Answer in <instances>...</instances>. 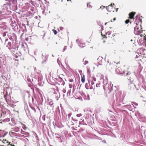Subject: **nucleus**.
<instances>
[{
  "label": "nucleus",
  "instance_id": "obj_6",
  "mask_svg": "<svg viewBox=\"0 0 146 146\" xmlns=\"http://www.w3.org/2000/svg\"><path fill=\"white\" fill-rule=\"evenodd\" d=\"M3 132V131H0V137H4L5 136L4 135L2 134V133Z\"/></svg>",
  "mask_w": 146,
  "mask_h": 146
},
{
  "label": "nucleus",
  "instance_id": "obj_20",
  "mask_svg": "<svg viewBox=\"0 0 146 146\" xmlns=\"http://www.w3.org/2000/svg\"><path fill=\"white\" fill-rule=\"evenodd\" d=\"M44 12V11H43V12H42V13H43Z\"/></svg>",
  "mask_w": 146,
  "mask_h": 146
},
{
  "label": "nucleus",
  "instance_id": "obj_17",
  "mask_svg": "<svg viewBox=\"0 0 146 146\" xmlns=\"http://www.w3.org/2000/svg\"><path fill=\"white\" fill-rule=\"evenodd\" d=\"M115 19H116L115 18H113V20L114 21H115Z\"/></svg>",
  "mask_w": 146,
  "mask_h": 146
},
{
  "label": "nucleus",
  "instance_id": "obj_19",
  "mask_svg": "<svg viewBox=\"0 0 146 146\" xmlns=\"http://www.w3.org/2000/svg\"><path fill=\"white\" fill-rule=\"evenodd\" d=\"M140 36H141V37H142V36L141 35H140Z\"/></svg>",
  "mask_w": 146,
  "mask_h": 146
},
{
  "label": "nucleus",
  "instance_id": "obj_27",
  "mask_svg": "<svg viewBox=\"0 0 146 146\" xmlns=\"http://www.w3.org/2000/svg\"><path fill=\"white\" fill-rule=\"evenodd\" d=\"M13 146H15V145H13Z\"/></svg>",
  "mask_w": 146,
  "mask_h": 146
},
{
  "label": "nucleus",
  "instance_id": "obj_12",
  "mask_svg": "<svg viewBox=\"0 0 146 146\" xmlns=\"http://www.w3.org/2000/svg\"><path fill=\"white\" fill-rule=\"evenodd\" d=\"M9 1L10 3H11V1L12 2V3H13L15 1V0H9Z\"/></svg>",
  "mask_w": 146,
  "mask_h": 146
},
{
  "label": "nucleus",
  "instance_id": "obj_10",
  "mask_svg": "<svg viewBox=\"0 0 146 146\" xmlns=\"http://www.w3.org/2000/svg\"><path fill=\"white\" fill-rule=\"evenodd\" d=\"M82 115L81 114H77L76 115V116L78 117H80Z\"/></svg>",
  "mask_w": 146,
  "mask_h": 146
},
{
  "label": "nucleus",
  "instance_id": "obj_14",
  "mask_svg": "<svg viewBox=\"0 0 146 146\" xmlns=\"http://www.w3.org/2000/svg\"><path fill=\"white\" fill-rule=\"evenodd\" d=\"M120 70V68H118L117 69V72L118 71H119Z\"/></svg>",
  "mask_w": 146,
  "mask_h": 146
},
{
  "label": "nucleus",
  "instance_id": "obj_11",
  "mask_svg": "<svg viewBox=\"0 0 146 146\" xmlns=\"http://www.w3.org/2000/svg\"><path fill=\"white\" fill-rule=\"evenodd\" d=\"M129 20H127L125 21V23L127 24L129 23Z\"/></svg>",
  "mask_w": 146,
  "mask_h": 146
},
{
  "label": "nucleus",
  "instance_id": "obj_2",
  "mask_svg": "<svg viewBox=\"0 0 146 146\" xmlns=\"http://www.w3.org/2000/svg\"><path fill=\"white\" fill-rule=\"evenodd\" d=\"M112 4L109 5L108 7H107L106 9L107 10L109 11H111V9H112Z\"/></svg>",
  "mask_w": 146,
  "mask_h": 146
},
{
  "label": "nucleus",
  "instance_id": "obj_16",
  "mask_svg": "<svg viewBox=\"0 0 146 146\" xmlns=\"http://www.w3.org/2000/svg\"><path fill=\"white\" fill-rule=\"evenodd\" d=\"M84 120H82V119H81L80 121V122H82V121H83Z\"/></svg>",
  "mask_w": 146,
  "mask_h": 146
},
{
  "label": "nucleus",
  "instance_id": "obj_15",
  "mask_svg": "<svg viewBox=\"0 0 146 146\" xmlns=\"http://www.w3.org/2000/svg\"><path fill=\"white\" fill-rule=\"evenodd\" d=\"M90 4V3H87V6H90H90L89 5Z\"/></svg>",
  "mask_w": 146,
  "mask_h": 146
},
{
  "label": "nucleus",
  "instance_id": "obj_22",
  "mask_svg": "<svg viewBox=\"0 0 146 146\" xmlns=\"http://www.w3.org/2000/svg\"><path fill=\"white\" fill-rule=\"evenodd\" d=\"M106 23H105V25H106Z\"/></svg>",
  "mask_w": 146,
  "mask_h": 146
},
{
  "label": "nucleus",
  "instance_id": "obj_7",
  "mask_svg": "<svg viewBox=\"0 0 146 146\" xmlns=\"http://www.w3.org/2000/svg\"><path fill=\"white\" fill-rule=\"evenodd\" d=\"M11 42H8V44L7 45V47H11Z\"/></svg>",
  "mask_w": 146,
  "mask_h": 146
},
{
  "label": "nucleus",
  "instance_id": "obj_26",
  "mask_svg": "<svg viewBox=\"0 0 146 146\" xmlns=\"http://www.w3.org/2000/svg\"><path fill=\"white\" fill-rule=\"evenodd\" d=\"M79 46H81L80 45H79Z\"/></svg>",
  "mask_w": 146,
  "mask_h": 146
},
{
  "label": "nucleus",
  "instance_id": "obj_5",
  "mask_svg": "<svg viewBox=\"0 0 146 146\" xmlns=\"http://www.w3.org/2000/svg\"><path fill=\"white\" fill-rule=\"evenodd\" d=\"M81 81L83 83H84L85 82V76L84 75H83V76L81 78Z\"/></svg>",
  "mask_w": 146,
  "mask_h": 146
},
{
  "label": "nucleus",
  "instance_id": "obj_3",
  "mask_svg": "<svg viewBox=\"0 0 146 146\" xmlns=\"http://www.w3.org/2000/svg\"><path fill=\"white\" fill-rule=\"evenodd\" d=\"M135 12L133 13L131 12V13L129 14V18L130 19H133V16L135 14Z\"/></svg>",
  "mask_w": 146,
  "mask_h": 146
},
{
  "label": "nucleus",
  "instance_id": "obj_24",
  "mask_svg": "<svg viewBox=\"0 0 146 146\" xmlns=\"http://www.w3.org/2000/svg\"><path fill=\"white\" fill-rule=\"evenodd\" d=\"M107 62H108V63H109V61H107Z\"/></svg>",
  "mask_w": 146,
  "mask_h": 146
},
{
  "label": "nucleus",
  "instance_id": "obj_25",
  "mask_svg": "<svg viewBox=\"0 0 146 146\" xmlns=\"http://www.w3.org/2000/svg\"><path fill=\"white\" fill-rule=\"evenodd\" d=\"M137 25V26H138V25Z\"/></svg>",
  "mask_w": 146,
  "mask_h": 146
},
{
  "label": "nucleus",
  "instance_id": "obj_21",
  "mask_svg": "<svg viewBox=\"0 0 146 146\" xmlns=\"http://www.w3.org/2000/svg\"><path fill=\"white\" fill-rule=\"evenodd\" d=\"M117 9H117V10H116V11H117Z\"/></svg>",
  "mask_w": 146,
  "mask_h": 146
},
{
  "label": "nucleus",
  "instance_id": "obj_4",
  "mask_svg": "<svg viewBox=\"0 0 146 146\" xmlns=\"http://www.w3.org/2000/svg\"><path fill=\"white\" fill-rule=\"evenodd\" d=\"M96 78L92 77V82H91V84L92 85H93L95 83L94 82H95L96 81Z\"/></svg>",
  "mask_w": 146,
  "mask_h": 146
},
{
  "label": "nucleus",
  "instance_id": "obj_8",
  "mask_svg": "<svg viewBox=\"0 0 146 146\" xmlns=\"http://www.w3.org/2000/svg\"><path fill=\"white\" fill-rule=\"evenodd\" d=\"M100 83L99 82L98 83H97L96 84V87H99L100 86Z\"/></svg>",
  "mask_w": 146,
  "mask_h": 146
},
{
  "label": "nucleus",
  "instance_id": "obj_1",
  "mask_svg": "<svg viewBox=\"0 0 146 146\" xmlns=\"http://www.w3.org/2000/svg\"><path fill=\"white\" fill-rule=\"evenodd\" d=\"M134 33L135 35H139L141 32L140 28L139 29V26H136L134 27Z\"/></svg>",
  "mask_w": 146,
  "mask_h": 146
},
{
  "label": "nucleus",
  "instance_id": "obj_9",
  "mask_svg": "<svg viewBox=\"0 0 146 146\" xmlns=\"http://www.w3.org/2000/svg\"><path fill=\"white\" fill-rule=\"evenodd\" d=\"M53 32H54V34L55 35H56L57 33V32L55 30H53Z\"/></svg>",
  "mask_w": 146,
  "mask_h": 146
},
{
  "label": "nucleus",
  "instance_id": "obj_13",
  "mask_svg": "<svg viewBox=\"0 0 146 146\" xmlns=\"http://www.w3.org/2000/svg\"><path fill=\"white\" fill-rule=\"evenodd\" d=\"M73 81V80L72 79H70L69 80L70 82H72Z\"/></svg>",
  "mask_w": 146,
  "mask_h": 146
},
{
  "label": "nucleus",
  "instance_id": "obj_18",
  "mask_svg": "<svg viewBox=\"0 0 146 146\" xmlns=\"http://www.w3.org/2000/svg\"><path fill=\"white\" fill-rule=\"evenodd\" d=\"M13 145H10V146H13Z\"/></svg>",
  "mask_w": 146,
  "mask_h": 146
},
{
  "label": "nucleus",
  "instance_id": "obj_23",
  "mask_svg": "<svg viewBox=\"0 0 146 146\" xmlns=\"http://www.w3.org/2000/svg\"><path fill=\"white\" fill-rule=\"evenodd\" d=\"M9 48L10 49V48L9 47Z\"/></svg>",
  "mask_w": 146,
  "mask_h": 146
}]
</instances>
